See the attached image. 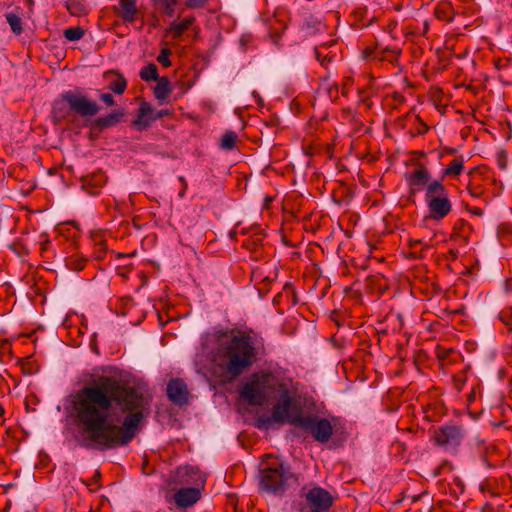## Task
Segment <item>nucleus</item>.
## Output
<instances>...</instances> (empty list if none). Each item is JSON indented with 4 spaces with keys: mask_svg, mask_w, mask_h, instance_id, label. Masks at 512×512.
<instances>
[{
    "mask_svg": "<svg viewBox=\"0 0 512 512\" xmlns=\"http://www.w3.org/2000/svg\"><path fill=\"white\" fill-rule=\"evenodd\" d=\"M148 403L142 391L110 376L82 387L71 400L74 422L83 436L80 445L100 451L128 445Z\"/></svg>",
    "mask_w": 512,
    "mask_h": 512,
    "instance_id": "nucleus-1",
    "label": "nucleus"
},
{
    "mask_svg": "<svg viewBox=\"0 0 512 512\" xmlns=\"http://www.w3.org/2000/svg\"><path fill=\"white\" fill-rule=\"evenodd\" d=\"M256 361L257 348L253 338L245 333L219 341L212 356L215 372L218 371L219 376L226 380L237 379Z\"/></svg>",
    "mask_w": 512,
    "mask_h": 512,
    "instance_id": "nucleus-2",
    "label": "nucleus"
},
{
    "mask_svg": "<svg viewBox=\"0 0 512 512\" xmlns=\"http://www.w3.org/2000/svg\"><path fill=\"white\" fill-rule=\"evenodd\" d=\"M284 378L271 370L254 372L241 387L239 396L250 405L262 406L278 388H284Z\"/></svg>",
    "mask_w": 512,
    "mask_h": 512,
    "instance_id": "nucleus-3",
    "label": "nucleus"
},
{
    "mask_svg": "<svg viewBox=\"0 0 512 512\" xmlns=\"http://www.w3.org/2000/svg\"><path fill=\"white\" fill-rule=\"evenodd\" d=\"M99 111V105L87 95L69 90L63 92L60 98L54 101L52 116L56 123H61L71 112L81 117H91L97 115Z\"/></svg>",
    "mask_w": 512,
    "mask_h": 512,
    "instance_id": "nucleus-4",
    "label": "nucleus"
},
{
    "mask_svg": "<svg viewBox=\"0 0 512 512\" xmlns=\"http://www.w3.org/2000/svg\"><path fill=\"white\" fill-rule=\"evenodd\" d=\"M295 479V475L281 459L273 455H266L263 468L260 470V488L271 494H282L289 481Z\"/></svg>",
    "mask_w": 512,
    "mask_h": 512,
    "instance_id": "nucleus-5",
    "label": "nucleus"
},
{
    "mask_svg": "<svg viewBox=\"0 0 512 512\" xmlns=\"http://www.w3.org/2000/svg\"><path fill=\"white\" fill-rule=\"evenodd\" d=\"M289 424L310 435L319 443L328 442L334 430L330 420L311 413L303 415L301 412H298L289 419Z\"/></svg>",
    "mask_w": 512,
    "mask_h": 512,
    "instance_id": "nucleus-6",
    "label": "nucleus"
},
{
    "mask_svg": "<svg viewBox=\"0 0 512 512\" xmlns=\"http://www.w3.org/2000/svg\"><path fill=\"white\" fill-rule=\"evenodd\" d=\"M425 202L432 220L441 221L452 211L449 192L442 180H434L427 186Z\"/></svg>",
    "mask_w": 512,
    "mask_h": 512,
    "instance_id": "nucleus-7",
    "label": "nucleus"
},
{
    "mask_svg": "<svg viewBox=\"0 0 512 512\" xmlns=\"http://www.w3.org/2000/svg\"><path fill=\"white\" fill-rule=\"evenodd\" d=\"M466 436L463 425L448 422L434 430L433 440L435 445L446 451L456 452Z\"/></svg>",
    "mask_w": 512,
    "mask_h": 512,
    "instance_id": "nucleus-8",
    "label": "nucleus"
},
{
    "mask_svg": "<svg viewBox=\"0 0 512 512\" xmlns=\"http://www.w3.org/2000/svg\"><path fill=\"white\" fill-rule=\"evenodd\" d=\"M284 388L280 387L276 393L279 394L280 399L272 407V417L274 422L289 423V419L295 414H290L289 411L293 405V393L296 391L293 380L285 377L281 383Z\"/></svg>",
    "mask_w": 512,
    "mask_h": 512,
    "instance_id": "nucleus-9",
    "label": "nucleus"
},
{
    "mask_svg": "<svg viewBox=\"0 0 512 512\" xmlns=\"http://www.w3.org/2000/svg\"><path fill=\"white\" fill-rule=\"evenodd\" d=\"M309 512H327L334 503L332 494L320 486L302 488V494Z\"/></svg>",
    "mask_w": 512,
    "mask_h": 512,
    "instance_id": "nucleus-10",
    "label": "nucleus"
},
{
    "mask_svg": "<svg viewBox=\"0 0 512 512\" xmlns=\"http://www.w3.org/2000/svg\"><path fill=\"white\" fill-rule=\"evenodd\" d=\"M201 489L199 487H181L176 489L173 494H166L165 499L168 503L174 504L178 509H187L193 507L201 499Z\"/></svg>",
    "mask_w": 512,
    "mask_h": 512,
    "instance_id": "nucleus-11",
    "label": "nucleus"
},
{
    "mask_svg": "<svg viewBox=\"0 0 512 512\" xmlns=\"http://www.w3.org/2000/svg\"><path fill=\"white\" fill-rule=\"evenodd\" d=\"M171 482L191 487L203 486L205 478L198 467L185 465L178 467L171 476Z\"/></svg>",
    "mask_w": 512,
    "mask_h": 512,
    "instance_id": "nucleus-12",
    "label": "nucleus"
},
{
    "mask_svg": "<svg viewBox=\"0 0 512 512\" xmlns=\"http://www.w3.org/2000/svg\"><path fill=\"white\" fill-rule=\"evenodd\" d=\"M170 114L169 110H156L148 102L143 101L138 109L137 118L134 125L140 126L141 130L147 129L150 124L158 119H162Z\"/></svg>",
    "mask_w": 512,
    "mask_h": 512,
    "instance_id": "nucleus-13",
    "label": "nucleus"
},
{
    "mask_svg": "<svg viewBox=\"0 0 512 512\" xmlns=\"http://www.w3.org/2000/svg\"><path fill=\"white\" fill-rule=\"evenodd\" d=\"M166 392L168 399L172 403L179 406H183L188 403L189 390L183 379L173 378L169 380Z\"/></svg>",
    "mask_w": 512,
    "mask_h": 512,
    "instance_id": "nucleus-14",
    "label": "nucleus"
},
{
    "mask_svg": "<svg viewBox=\"0 0 512 512\" xmlns=\"http://www.w3.org/2000/svg\"><path fill=\"white\" fill-rule=\"evenodd\" d=\"M406 181L412 192L421 190L431 183V175L424 165H419L415 170L405 174Z\"/></svg>",
    "mask_w": 512,
    "mask_h": 512,
    "instance_id": "nucleus-15",
    "label": "nucleus"
},
{
    "mask_svg": "<svg viewBox=\"0 0 512 512\" xmlns=\"http://www.w3.org/2000/svg\"><path fill=\"white\" fill-rule=\"evenodd\" d=\"M124 115L125 113L123 109H115L106 115L95 118L91 122L90 128L92 130L103 131L105 129L115 127L122 122Z\"/></svg>",
    "mask_w": 512,
    "mask_h": 512,
    "instance_id": "nucleus-16",
    "label": "nucleus"
},
{
    "mask_svg": "<svg viewBox=\"0 0 512 512\" xmlns=\"http://www.w3.org/2000/svg\"><path fill=\"white\" fill-rule=\"evenodd\" d=\"M107 182V176L101 170L93 172L82 178V188L89 195L96 196Z\"/></svg>",
    "mask_w": 512,
    "mask_h": 512,
    "instance_id": "nucleus-17",
    "label": "nucleus"
},
{
    "mask_svg": "<svg viewBox=\"0 0 512 512\" xmlns=\"http://www.w3.org/2000/svg\"><path fill=\"white\" fill-rule=\"evenodd\" d=\"M382 9L372 10L368 6H361L353 11L355 21L361 28L368 27L376 22L382 15Z\"/></svg>",
    "mask_w": 512,
    "mask_h": 512,
    "instance_id": "nucleus-18",
    "label": "nucleus"
},
{
    "mask_svg": "<svg viewBox=\"0 0 512 512\" xmlns=\"http://www.w3.org/2000/svg\"><path fill=\"white\" fill-rule=\"evenodd\" d=\"M136 0H119L117 6L114 7L116 14L121 17L125 23H133L138 16V8Z\"/></svg>",
    "mask_w": 512,
    "mask_h": 512,
    "instance_id": "nucleus-19",
    "label": "nucleus"
},
{
    "mask_svg": "<svg viewBox=\"0 0 512 512\" xmlns=\"http://www.w3.org/2000/svg\"><path fill=\"white\" fill-rule=\"evenodd\" d=\"M475 445L477 447V451L479 456L485 466L488 468H493L496 464L493 462L492 458L494 455L498 453V448L496 445L492 443H487L483 439H476Z\"/></svg>",
    "mask_w": 512,
    "mask_h": 512,
    "instance_id": "nucleus-20",
    "label": "nucleus"
},
{
    "mask_svg": "<svg viewBox=\"0 0 512 512\" xmlns=\"http://www.w3.org/2000/svg\"><path fill=\"white\" fill-rule=\"evenodd\" d=\"M194 22H195L194 16L186 17L180 22H177V21L171 22L169 30L172 33L173 38H180L183 35V33L192 26V24Z\"/></svg>",
    "mask_w": 512,
    "mask_h": 512,
    "instance_id": "nucleus-21",
    "label": "nucleus"
},
{
    "mask_svg": "<svg viewBox=\"0 0 512 512\" xmlns=\"http://www.w3.org/2000/svg\"><path fill=\"white\" fill-rule=\"evenodd\" d=\"M88 262V258L81 254H72L65 258V266L74 271H82Z\"/></svg>",
    "mask_w": 512,
    "mask_h": 512,
    "instance_id": "nucleus-22",
    "label": "nucleus"
},
{
    "mask_svg": "<svg viewBox=\"0 0 512 512\" xmlns=\"http://www.w3.org/2000/svg\"><path fill=\"white\" fill-rule=\"evenodd\" d=\"M464 169V159L462 156L454 158L442 171V177H457Z\"/></svg>",
    "mask_w": 512,
    "mask_h": 512,
    "instance_id": "nucleus-23",
    "label": "nucleus"
},
{
    "mask_svg": "<svg viewBox=\"0 0 512 512\" xmlns=\"http://www.w3.org/2000/svg\"><path fill=\"white\" fill-rule=\"evenodd\" d=\"M157 81L154 87V96L158 100H166L171 92L170 82L167 77H161Z\"/></svg>",
    "mask_w": 512,
    "mask_h": 512,
    "instance_id": "nucleus-24",
    "label": "nucleus"
},
{
    "mask_svg": "<svg viewBox=\"0 0 512 512\" xmlns=\"http://www.w3.org/2000/svg\"><path fill=\"white\" fill-rule=\"evenodd\" d=\"M65 7L73 16H82L87 13L84 0H66Z\"/></svg>",
    "mask_w": 512,
    "mask_h": 512,
    "instance_id": "nucleus-25",
    "label": "nucleus"
},
{
    "mask_svg": "<svg viewBox=\"0 0 512 512\" xmlns=\"http://www.w3.org/2000/svg\"><path fill=\"white\" fill-rule=\"evenodd\" d=\"M153 5L167 16H173L177 0H151Z\"/></svg>",
    "mask_w": 512,
    "mask_h": 512,
    "instance_id": "nucleus-26",
    "label": "nucleus"
},
{
    "mask_svg": "<svg viewBox=\"0 0 512 512\" xmlns=\"http://www.w3.org/2000/svg\"><path fill=\"white\" fill-rule=\"evenodd\" d=\"M400 49L394 47V48H381L379 55H377V59L380 61H388L390 63H394L398 60V57L400 56Z\"/></svg>",
    "mask_w": 512,
    "mask_h": 512,
    "instance_id": "nucleus-27",
    "label": "nucleus"
},
{
    "mask_svg": "<svg viewBox=\"0 0 512 512\" xmlns=\"http://www.w3.org/2000/svg\"><path fill=\"white\" fill-rule=\"evenodd\" d=\"M140 78L144 81L158 80V68L154 63H149L140 70Z\"/></svg>",
    "mask_w": 512,
    "mask_h": 512,
    "instance_id": "nucleus-28",
    "label": "nucleus"
},
{
    "mask_svg": "<svg viewBox=\"0 0 512 512\" xmlns=\"http://www.w3.org/2000/svg\"><path fill=\"white\" fill-rule=\"evenodd\" d=\"M6 20L15 35H20L23 32L22 19L15 13H7Z\"/></svg>",
    "mask_w": 512,
    "mask_h": 512,
    "instance_id": "nucleus-29",
    "label": "nucleus"
},
{
    "mask_svg": "<svg viewBox=\"0 0 512 512\" xmlns=\"http://www.w3.org/2000/svg\"><path fill=\"white\" fill-rule=\"evenodd\" d=\"M108 88L116 94H123L127 88V81L121 74H118L117 78L109 83Z\"/></svg>",
    "mask_w": 512,
    "mask_h": 512,
    "instance_id": "nucleus-30",
    "label": "nucleus"
},
{
    "mask_svg": "<svg viewBox=\"0 0 512 512\" xmlns=\"http://www.w3.org/2000/svg\"><path fill=\"white\" fill-rule=\"evenodd\" d=\"M237 134L234 131H227L221 138L220 147L224 150H232L235 148Z\"/></svg>",
    "mask_w": 512,
    "mask_h": 512,
    "instance_id": "nucleus-31",
    "label": "nucleus"
},
{
    "mask_svg": "<svg viewBox=\"0 0 512 512\" xmlns=\"http://www.w3.org/2000/svg\"><path fill=\"white\" fill-rule=\"evenodd\" d=\"M84 36V30L81 27H69L64 30V37L69 41H78Z\"/></svg>",
    "mask_w": 512,
    "mask_h": 512,
    "instance_id": "nucleus-32",
    "label": "nucleus"
},
{
    "mask_svg": "<svg viewBox=\"0 0 512 512\" xmlns=\"http://www.w3.org/2000/svg\"><path fill=\"white\" fill-rule=\"evenodd\" d=\"M498 318L507 327V332L512 334V309H504L500 311Z\"/></svg>",
    "mask_w": 512,
    "mask_h": 512,
    "instance_id": "nucleus-33",
    "label": "nucleus"
},
{
    "mask_svg": "<svg viewBox=\"0 0 512 512\" xmlns=\"http://www.w3.org/2000/svg\"><path fill=\"white\" fill-rule=\"evenodd\" d=\"M454 388L460 392L467 381V370H462L452 377Z\"/></svg>",
    "mask_w": 512,
    "mask_h": 512,
    "instance_id": "nucleus-34",
    "label": "nucleus"
},
{
    "mask_svg": "<svg viewBox=\"0 0 512 512\" xmlns=\"http://www.w3.org/2000/svg\"><path fill=\"white\" fill-rule=\"evenodd\" d=\"M324 49L325 47L322 45L314 48L315 57L317 61L321 63L322 66H325L332 60L331 56L323 52Z\"/></svg>",
    "mask_w": 512,
    "mask_h": 512,
    "instance_id": "nucleus-35",
    "label": "nucleus"
},
{
    "mask_svg": "<svg viewBox=\"0 0 512 512\" xmlns=\"http://www.w3.org/2000/svg\"><path fill=\"white\" fill-rule=\"evenodd\" d=\"M262 236L261 235H258L254 238H251V239H247L244 243H243V246L251 251H257L258 248L262 245Z\"/></svg>",
    "mask_w": 512,
    "mask_h": 512,
    "instance_id": "nucleus-36",
    "label": "nucleus"
},
{
    "mask_svg": "<svg viewBox=\"0 0 512 512\" xmlns=\"http://www.w3.org/2000/svg\"><path fill=\"white\" fill-rule=\"evenodd\" d=\"M171 55V50L168 48H163L160 51V54L157 57V61L162 64L164 67H170L172 65L169 56Z\"/></svg>",
    "mask_w": 512,
    "mask_h": 512,
    "instance_id": "nucleus-37",
    "label": "nucleus"
},
{
    "mask_svg": "<svg viewBox=\"0 0 512 512\" xmlns=\"http://www.w3.org/2000/svg\"><path fill=\"white\" fill-rule=\"evenodd\" d=\"M429 127L428 125L423 122L419 116L416 117V125L414 128V132L412 133L413 136L415 135H424L428 131Z\"/></svg>",
    "mask_w": 512,
    "mask_h": 512,
    "instance_id": "nucleus-38",
    "label": "nucleus"
},
{
    "mask_svg": "<svg viewBox=\"0 0 512 512\" xmlns=\"http://www.w3.org/2000/svg\"><path fill=\"white\" fill-rule=\"evenodd\" d=\"M273 417L261 416L256 420V427L259 429H267L273 422Z\"/></svg>",
    "mask_w": 512,
    "mask_h": 512,
    "instance_id": "nucleus-39",
    "label": "nucleus"
},
{
    "mask_svg": "<svg viewBox=\"0 0 512 512\" xmlns=\"http://www.w3.org/2000/svg\"><path fill=\"white\" fill-rule=\"evenodd\" d=\"M208 0H185L184 7L187 9L203 8Z\"/></svg>",
    "mask_w": 512,
    "mask_h": 512,
    "instance_id": "nucleus-40",
    "label": "nucleus"
},
{
    "mask_svg": "<svg viewBox=\"0 0 512 512\" xmlns=\"http://www.w3.org/2000/svg\"><path fill=\"white\" fill-rule=\"evenodd\" d=\"M467 190H468L469 194L472 197H475V198H478V197L482 196L483 192H484L482 186H480V185H473L472 183L468 184Z\"/></svg>",
    "mask_w": 512,
    "mask_h": 512,
    "instance_id": "nucleus-41",
    "label": "nucleus"
},
{
    "mask_svg": "<svg viewBox=\"0 0 512 512\" xmlns=\"http://www.w3.org/2000/svg\"><path fill=\"white\" fill-rule=\"evenodd\" d=\"M341 117L342 119L344 120H347V121H355V122H358V119H357V116L356 114L353 112L352 109L350 108H344L341 110Z\"/></svg>",
    "mask_w": 512,
    "mask_h": 512,
    "instance_id": "nucleus-42",
    "label": "nucleus"
},
{
    "mask_svg": "<svg viewBox=\"0 0 512 512\" xmlns=\"http://www.w3.org/2000/svg\"><path fill=\"white\" fill-rule=\"evenodd\" d=\"M99 99L108 107H112L116 104L114 97L110 93H101Z\"/></svg>",
    "mask_w": 512,
    "mask_h": 512,
    "instance_id": "nucleus-43",
    "label": "nucleus"
},
{
    "mask_svg": "<svg viewBox=\"0 0 512 512\" xmlns=\"http://www.w3.org/2000/svg\"><path fill=\"white\" fill-rule=\"evenodd\" d=\"M380 47H378V45L374 48L372 47H367L364 51H363V54H364V57L365 58H374V59H377V55H379V52H380Z\"/></svg>",
    "mask_w": 512,
    "mask_h": 512,
    "instance_id": "nucleus-44",
    "label": "nucleus"
},
{
    "mask_svg": "<svg viewBox=\"0 0 512 512\" xmlns=\"http://www.w3.org/2000/svg\"><path fill=\"white\" fill-rule=\"evenodd\" d=\"M99 249L94 253V258L97 260H102L104 258V254L107 250L106 242L104 240H100L98 243Z\"/></svg>",
    "mask_w": 512,
    "mask_h": 512,
    "instance_id": "nucleus-45",
    "label": "nucleus"
},
{
    "mask_svg": "<svg viewBox=\"0 0 512 512\" xmlns=\"http://www.w3.org/2000/svg\"><path fill=\"white\" fill-rule=\"evenodd\" d=\"M353 84V79L351 77H345L342 82L341 93L343 96H347L349 93V89Z\"/></svg>",
    "mask_w": 512,
    "mask_h": 512,
    "instance_id": "nucleus-46",
    "label": "nucleus"
},
{
    "mask_svg": "<svg viewBox=\"0 0 512 512\" xmlns=\"http://www.w3.org/2000/svg\"><path fill=\"white\" fill-rule=\"evenodd\" d=\"M502 509L503 505H499L497 509H495V507L492 504L487 502L483 505L481 512H501Z\"/></svg>",
    "mask_w": 512,
    "mask_h": 512,
    "instance_id": "nucleus-47",
    "label": "nucleus"
},
{
    "mask_svg": "<svg viewBox=\"0 0 512 512\" xmlns=\"http://www.w3.org/2000/svg\"><path fill=\"white\" fill-rule=\"evenodd\" d=\"M465 207H466V209L469 212H471L472 214H474L476 216H482L483 215V210L481 208H478V207L470 208L467 204H465Z\"/></svg>",
    "mask_w": 512,
    "mask_h": 512,
    "instance_id": "nucleus-48",
    "label": "nucleus"
},
{
    "mask_svg": "<svg viewBox=\"0 0 512 512\" xmlns=\"http://www.w3.org/2000/svg\"><path fill=\"white\" fill-rule=\"evenodd\" d=\"M51 242L49 239H45L44 241L41 242V248H40V251H41V255L44 256V253L47 252L49 246H50Z\"/></svg>",
    "mask_w": 512,
    "mask_h": 512,
    "instance_id": "nucleus-49",
    "label": "nucleus"
},
{
    "mask_svg": "<svg viewBox=\"0 0 512 512\" xmlns=\"http://www.w3.org/2000/svg\"><path fill=\"white\" fill-rule=\"evenodd\" d=\"M273 200H274V198L272 196H265L263 207L265 209H268L270 207V204L272 203Z\"/></svg>",
    "mask_w": 512,
    "mask_h": 512,
    "instance_id": "nucleus-50",
    "label": "nucleus"
},
{
    "mask_svg": "<svg viewBox=\"0 0 512 512\" xmlns=\"http://www.w3.org/2000/svg\"><path fill=\"white\" fill-rule=\"evenodd\" d=\"M100 478H101V473L97 470V471H95L94 475L92 476L90 483H88L87 485H90L91 483L98 482L100 480Z\"/></svg>",
    "mask_w": 512,
    "mask_h": 512,
    "instance_id": "nucleus-51",
    "label": "nucleus"
},
{
    "mask_svg": "<svg viewBox=\"0 0 512 512\" xmlns=\"http://www.w3.org/2000/svg\"><path fill=\"white\" fill-rule=\"evenodd\" d=\"M409 245H410L411 249L416 250L418 246H422V241L421 240H411Z\"/></svg>",
    "mask_w": 512,
    "mask_h": 512,
    "instance_id": "nucleus-52",
    "label": "nucleus"
},
{
    "mask_svg": "<svg viewBox=\"0 0 512 512\" xmlns=\"http://www.w3.org/2000/svg\"><path fill=\"white\" fill-rule=\"evenodd\" d=\"M475 398H476L475 388H472V391L468 395L467 401L473 402L475 400Z\"/></svg>",
    "mask_w": 512,
    "mask_h": 512,
    "instance_id": "nucleus-53",
    "label": "nucleus"
},
{
    "mask_svg": "<svg viewBox=\"0 0 512 512\" xmlns=\"http://www.w3.org/2000/svg\"><path fill=\"white\" fill-rule=\"evenodd\" d=\"M335 92L336 94L338 93V86L335 85L334 87H330L329 90H328V93L330 95V97H332V93Z\"/></svg>",
    "mask_w": 512,
    "mask_h": 512,
    "instance_id": "nucleus-54",
    "label": "nucleus"
},
{
    "mask_svg": "<svg viewBox=\"0 0 512 512\" xmlns=\"http://www.w3.org/2000/svg\"><path fill=\"white\" fill-rule=\"evenodd\" d=\"M489 493L491 494L492 497H498L499 496V493L495 492L494 490H489Z\"/></svg>",
    "mask_w": 512,
    "mask_h": 512,
    "instance_id": "nucleus-55",
    "label": "nucleus"
},
{
    "mask_svg": "<svg viewBox=\"0 0 512 512\" xmlns=\"http://www.w3.org/2000/svg\"><path fill=\"white\" fill-rule=\"evenodd\" d=\"M179 180L184 184V187L186 188L187 184H186L185 178L183 176H180Z\"/></svg>",
    "mask_w": 512,
    "mask_h": 512,
    "instance_id": "nucleus-56",
    "label": "nucleus"
},
{
    "mask_svg": "<svg viewBox=\"0 0 512 512\" xmlns=\"http://www.w3.org/2000/svg\"><path fill=\"white\" fill-rule=\"evenodd\" d=\"M449 253L451 254V257H452L453 259H455V258L457 257V252H455V251L451 250Z\"/></svg>",
    "mask_w": 512,
    "mask_h": 512,
    "instance_id": "nucleus-57",
    "label": "nucleus"
},
{
    "mask_svg": "<svg viewBox=\"0 0 512 512\" xmlns=\"http://www.w3.org/2000/svg\"><path fill=\"white\" fill-rule=\"evenodd\" d=\"M419 498H420V496H419V495H417V496H413V497H412V502H416V501H418V500H419Z\"/></svg>",
    "mask_w": 512,
    "mask_h": 512,
    "instance_id": "nucleus-58",
    "label": "nucleus"
},
{
    "mask_svg": "<svg viewBox=\"0 0 512 512\" xmlns=\"http://www.w3.org/2000/svg\"><path fill=\"white\" fill-rule=\"evenodd\" d=\"M442 466L438 467L436 470H435V475L438 476L440 474V470H441Z\"/></svg>",
    "mask_w": 512,
    "mask_h": 512,
    "instance_id": "nucleus-59",
    "label": "nucleus"
},
{
    "mask_svg": "<svg viewBox=\"0 0 512 512\" xmlns=\"http://www.w3.org/2000/svg\"><path fill=\"white\" fill-rule=\"evenodd\" d=\"M185 190H186V188L184 187V188H183V190H182V191H180V193H179V196H180V197H183V196H184V194H185Z\"/></svg>",
    "mask_w": 512,
    "mask_h": 512,
    "instance_id": "nucleus-60",
    "label": "nucleus"
},
{
    "mask_svg": "<svg viewBox=\"0 0 512 512\" xmlns=\"http://www.w3.org/2000/svg\"><path fill=\"white\" fill-rule=\"evenodd\" d=\"M412 254H413L414 257H422V255H416L417 254L416 251H413Z\"/></svg>",
    "mask_w": 512,
    "mask_h": 512,
    "instance_id": "nucleus-61",
    "label": "nucleus"
},
{
    "mask_svg": "<svg viewBox=\"0 0 512 512\" xmlns=\"http://www.w3.org/2000/svg\"><path fill=\"white\" fill-rule=\"evenodd\" d=\"M461 226H462V225H459V223H456L454 228H455V229H458V228H461Z\"/></svg>",
    "mask_w": 512,
    "mask_h": 512,
    "instance_id": "nucleus-62",
    "label": "nucleus"
},
{
    "mask_svg": "<svg viewBox=\"0 0 512 512\" xmlns=\"http://www.w3.org/2000/svg\"><path fill=\"white\" fill-rule=\"evenodd\" d=\"M4 413V409L2 408V406L0 405V416Z\"/></svg>",
    "mask_w": 512,
    "mask_h": 512,
    "instance_id": "nucleus-63",
    "label": "nucleus"
},
{
    "mask_svg": "<svg viewBox=\"0 0 512 512\" xmlns=\"http://www.w3.org/2000/svg\"><path fill=\"white\" fill-rule=\"evenodd\" d=\"M458 223H459V225H463L464 224V220H459Z\"/></svg>",
    "mask_w": 512,
    "mask_h": 512,
    "instance_id": "nucleus-64",
    "label": "nucleus"
}]
</instances>
